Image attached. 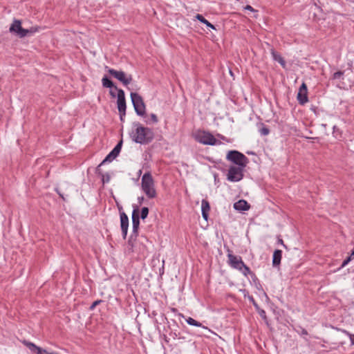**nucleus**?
Listing matches in <instances>:
<instances>
[{"label":"nucleus","instance_id":"obj_1","mask_svg":"<svg viewBox=\"0 0 354 354\" xmlns=\"http://www.w3.org/2000/svg\"><path fill=\"white\" fill-rule=\"evenodd\" d=\"M135 127L136 128L131 133V138L134 142L145 145L152 141L154 133L151 129L144 127L138 124H136Z\"/></svg>","mask_w":354,"mask_h":354},{"label":"nucleus","instance_id":"obj_2","mask_svg":"<svg viewBox=\"0 0 354 354\" xmlns=\"http://www.w3.org/2000/svg\"><path fill=\"white\" fill-rule=\"evenodd\" d=\"M132 232L128 240V244L133 247V241H136L138 236V230L140 225V216L138 206H133L132 212Z\"/></svg>","mask_w":354,"mask_h":354},{"label":"nucleus","instance_id":"obj_3","mask_svg":"<svg viewBox=\"0 0 354 354\" xmlns=\"http://www.w3.org/2000/svg\"><path fill=\"white\" fill-rule=\"evenodd\" d=\"M9 30L10 32L15 33L20 38H22L36 32L38 30V28L36 27H32L30 29H24L21 27V21L15 19L11 24Z\"/></svg>","mask_w":354,"mask_h":354},{"label":"nucleus","instance_id":"obj_4","mask_svg":"<svg viewBox=\"0 0 354 354\" xmlns=\"http://www.w3.org/2000/svg\"><path fill=\"white\" fill-rule=\"evenodd\" d=\"M142 187L144 192L149 198L156 196L153 180L150 174H145L142 178Z\"/></svg>","mask_w":354,"mask_h":354},{"label":"nucleus","instance_id":"obj_5","mask_svg":"<svg viewBox=\"0 0 354 354\" xmlns=\"http://www.w3.org/2000/svg\"><path fill=\"white\" fill-rule=\"evenodd\" d=\"M227 160L240 167H246L248 158L238 151H230L226 156Z\"/></svg>","mask_w":354,"mask_h":354},{"label":"nucleus","instance_id":"obj_6","mask_svg":"<svg viewBox=\"0 0 354 354\" xmlns=\"http://www.w3.org/2000/svg\"><path fill=\"white\" fill-rule=\"evenodd\" d=\"M131 98L136 113L140 116L145 115V104L142 97L136 93H131Z\"/></svg>","mask_w":354,"mask_h":354},{"label":"nucleus","instance_id":"obj_7","mask_svg":"<svg viewBox=\"0 0 354 354\" xmlns=\"http://www.w3.org/2000/svg\"><path fill=\"white\" fill-rule=\"evenodd\" d=\"M108 72L111 76L121 82L124 86H127L132 82V75L127 74L124 71L109 68Z\"/></svg>","mask_w":354,"mask_h":354},{"label":"nucleus","instance_id":"obj_8","mask_svg":"<svg viewBox=\"0 0 354 354\" xmlns=\"http://www.w3.org/2000/svg\"><path fill=\"white\" fill-rule=\"evenodd\" d=\"M245 167L232 166L230 167L227 174V179L230 181L237 182L243 178V169Z\"/></svg>","mask_w":354,"mask_h":354},{"label":"nucleus","instance_id":"obj_9","mask_svg":"<svg viewBox=\"0 0 354 354\" xmlns=\"http://www.w3.org/2000/svg\"><path fill=\"white\" fill-rule=\"evenodd\" d=\"M195 138L197 141L204 145H214L216 143V139L209 132L198 131Z\"/></svg>","mask_w":354,"mask_h":354},{"label":"nucleus","instance_id":"obj_10","mask_svg":"<svg viewBox=\"0 0 354 354\" xmlns=\"http://www.w3.org/2000/svg\"><path fill=\"white\" fill-rule=\"evenodd\" d=\"M227 263L230 267L236 270H241V266H243L245 263L242 258L240 256H236L232 254V252L230 250H227Z\"/></svg>","mask_w":354,"mask_h":354},{"label":"nucleus","instance_id":"obj_11","mask_svg":"<svg viewBox=\"0 0 354 354\" xmlns=\"http://www.w3.org/2000/svg\"><path fill=\"white\" fill-rule=\"evenodd\" d=\"M115 89L118 91V109L119 111H126V100L124 96V92L122 89H118L117 86H115Z\"/></svg>","mask_w":354,"mask_h":354},{"label":"nucleus","instance_id":"obj_12","mask_svg":"<svg viewBox=\"0 0 354 354\" xmlns=\"http://www.w3.org/2000/svg\"><path fill=\"white\" fill-rule=\"evenodd\" d=\"M120 217L122 238L124 239H126L129 227V218L124 212H121V215H120Z\"/></svg>","mask_w":354,"mask_h":354},{"label":"nucleus","instance_id":"obj_13","mask_svg":"<svg viewBox=\"0 0 354 354\" xmlns=\"http://www.w3.org/2000/svg\"><path fill=\"white\" fill-rule=\"evenodd\" d=\"M307 93H308V90H307L306 84L305 83H303L301 85L299 92H298V94H297V100L301 104H304L305 103H306L308 102V100Z\"/></svg>","mask_w":354,"mask_h":354},{"label":"nucleus","instance_id":"obj_14","mask_svg":"<svg viewBox=\"0 0 354 354\" xmlns=\"http://www.w3.org/2000/svg\"><path fill=\"white\" fill-rule=\"evenodd\" d=\"M234 208L240 212L247 211L250 208V205L248 203L247 201H237L234 204Z\"/></svg>","mask_w":354,"mask_h":354},{"label":"nucleus","instance_id":"obj_15","mask_svg":"<svg viewBox=\"0 0 354 354\" xmlns=\"http://www.w3.org/2000/svg\"><path fill=\"white\" fill-rule=\"evenodd\" d=\"M282 258V251L281 250H275L272 255V266L279 268Z\"/></svg>","mask_w":354,"mask_h":354},{"label":"nucleus","instance_id":"obj_16","mask_svg":"<svg viewBox=\"0 0 354 354\" xmlns=\"http://www.w3.org/2000/svg\"><path fill=\"white\" fill-rule=\"evenodd\" d=\"M201 211L203 218L207 221L209 218V212L210 211V205L208 201H202Z\"/></svg>","mask_w":354,"mask_h":354},{"label":"nucleus","instance_id":"obj_17","mask_svg":"<svg viewBox=\"0 0 354 354\" xmlns=\"http://www.w3.org/2000/svg\"><path fill=\"white\" fill-rule=\"evenodd\" d=\"M239 270L241 272V273L245 277H248V275H250L253 279L257 278L256 274L252 271H251L250 268L245 263L243 264V266H241V270Z\"/></svg>","mask_w":354,"mask_h":354},{"label":"nucleus","instance_id":"obj_18","mask_svg":"<svg viewBox=\"0 0 354 354\" xmlns=\"http://www.w3.org/2000/svg\"><path fill=\"white\" fill-rule=\"evenodd\" d=\"M24 344L25 346H26L29 350L32 352V353H37L38 354V352L40 351L39 350V346H37V345H35L34 343H32L30 342H28V341H24Z\"/></svg>","mask_w":354,"mask_h":354},{"label":"nucleus","instance_id":"obj_19","mask_svg":"<svg viewBox=\"0 0 354 354\" xmlns=\"http://www.w3.org/2000/svg\"><path fill=\"white\" fill-rule=\"evenodd\" d=\"M272 55L273 57V59L275 60V61H277L278 62L280 63V64L283 66V67H285L286 66V62L284 61V59H283V57H281V56L278 54L277 52H275L274 50H272Z\"/></svg>","mask_w":354,"mask_h":354},{"label":"nucleus","instance_id":"obj_20","mask_svg":"<svg viewBox=\"0 0 354 354\" xmlns=\"http://www.w3.org/2000/svg\"><path fill=\"white\" fill-rule=\"evenodd\" d=\"M122 141L121 140L117 144V145L114 147V149L110 152L111 156H113V158H115L118 156V154L121 150V148H122Z\"/></svg>","mask_w":354,"mask_h":354},{"label":"nucleus","instance_id":"obj_21","mask_svg":"<svg viewBox=\"0 0 354 354\" xmlns=\"http://www.w3.org/2000/svg\"><path fill=\"white\" fill-rule=\"evenodd\" d=\"M195 17L201 23L205 24L207 27L212 29H215L214 26L209 23L207 20H206L201 15L197 14Z\"/></svg>","mask_w":354,"mask_h":354},{"label":"nucleus","instance_id":"obj_22","mask_svg":"<svg viewBox=\"0 0 354 354\" xmlns=\"http://www.w3.org/2000/svg\"><path fill=\"white\" fill-rule=\"evenodd\" d=\"M186 322L187 323L189 324V325H191V326H197V327H203L204 329H207V327L205 326H202V324L196 320H195L194 319L192 318V317H188L187 319H186Z\"/></svg>","mask_w":354,"mask_h":354},{"label":"nucleus","instance_id":"obj_23","mask_svg":"<svg viewBox=\"0 0 354 354\" xmlns=\"http://www.w3.org/2000/svg\"><path fill=\"white\" fill-rule=\"evenodd\" d=\"M102 82L103 86L105 88H115V86L113 85V82L108 79L106 76L102 78Z\"/></svg>","mask_w":354,"mask_h":354},{"label":"nucleus","instance_id":"obj_24","mask_svg":"<svg viewBox=\"0 0 354 354\" xmlns=\"http://www.w3.org/2000/svg\"><path fill=\"white\" fill-rule=\"evenodd\" d=\"M149 214V208L147 207H144L141 209L140 212H139L140 218L145 219Z\"/></svg>","mask_w":354,"mask_h":354},{"label":"nucleus","instance_id":"obj_25","mask_svg":"<svg viewBox=\"0 0 354 354\" xmlns=\"http://www.w3.org/2000/svg\"><path fill=\"white\" fill-rule=\"evenodd\" d=\"M337 330L348 336L351 340V345H354V334L349 333L348 330L345 329L337 328Z\"/></svg>","mask_w":354,"mask_h":354},{"label":"nucleus","instance_id":"obj_26","mask_svg":"<svg viewBox=\"0 0 354 354\" xmlns=\"http://www.w3.org/2000/svg\"><path fill=\"white\" fill-rule=\"evenodd\" d=\"M115 158L113 156H111V153H109L107 156L105 158V159L101 162V164L99 165L100 167L103 164H104L106 162H111L113 160H114Z\"/></svg>","mask_w":354,"mask_h":354},{"label":"nucleus","instance_id":"obj_27","mask_svg":"<svg viewBox=\"0 0 354 354\" xmlns=\"http://www.w3.org/2000/svg\"><path fill=\"white\" fill-rule=\"evenodd\" d=\"M151 121H147V123H157L158 122V117L156 114L151 113L150 115Z\"/></svg>","mask_w":354,"mask_h":354},{"label":"nucleus","instance_id":"obj_28","mask_svg":"<svg viewBox=\"0 0 354 354\" xmlns=\"http://www.w3.org/2000/svg\"><path fill=\"white\" fill-rule=\"evenodd\" d=\"M259 315L261 316V317L264 319V320H267V316H266V311L263 309H261L260 308H259V310H257Z\"/></svg>","mask_w":354,"mask_h":354},{"label":"nucleus","instance_id":"obj_29","mask_svg":"<svg viewBox=\"0 0 354 354\" xmlns=\"http://www.w3.org/2000/svg\"><path fill=\"white\" fill-rule=\"evenodd\" d=\"M344 75L343 71H337L333 75V79L336 80L340 78Z\"/></svg>","mask_w":354,"mask_h":354},{"label":"nucleus","instance_id":"obj_30","mask_svg":"<svg viewBox=\"0 0 354 354\" xmlns=\"http://www.w3.org/2000/svg\"><path fill=\"white\" fill-rule=\"evenodd\" d=\"M248 298H249L250 301L252 303V304L254 305V306L255 307V308H256L257 310H259V305L257 304V303L256 302V301L254 300V299L253 298V297H252V296H249V297H248Z\"/></svg>","mask_w":354,"mask_h":354},{"label":"nucleus","instance_id":"obj_31","mask_svg":"<svg viewBox=\"0 0 354 354\" xmlns=\"http://www.w3.org/2000/svg\"><path fill=\"white\" fill-rule=\"evenodd\" d=\"M270 131L267 127H263L260 129V133L263 136H266L269 133Z\"/></svg>","mask_w":354,"mask_h":354},{"label":"nucleus","instance_id":"obj_32","mask_svg":"<svg viewBox=\"0 0 354 354\" xmlns=\"http://www.w3.org/2000/svg\"><path fill=\"white\" fill-rule=\"evenodd\" d=\"M351 260H352V259L350 257H348L342 262V266H341V268L345 267Z\"/></svg>","mask_w":354,"mask_h":354},{"label":"nucleus","instance_id":"obj_33","mask_svg":"<svg viewBox=\"0 0 354 354\" xmlns=\"http://www.w3.org/2000/svg\"><path fill=\"white\" fill-rule=\"evenodd\" d=\"M102 302V300H96L95 301L91 306H90V310H93L95 306H97L99 304Z\"/></svg>","mask_w":354,"mask_h":354},{"label":"nucleus","instance_id":"obj_34","mask_svg":"<svg viewBox=\"0 0 354 354\" xmlns=\"http://www.w3.org/2000/svg\"><path fill=\"white\" fill-rule=\"evenodd\" d=\"M115 202H116V205L118 207V209L120 212V215H121V212H124L122 206L118 202V201H115Z\"/></svg>","mask_w":354,"mask_h":354},{"label":"nucleus","instance_id":"obj_35","mask_svg":"<svg viewBox=\"0 0 354 354\" xmlns=\"http://www.w3.org/2000/svg\"><path fill=\"white\" fill-rule=\"evenodd\" d=\"M40 351L38 352V354H50V352H48L47 350L44 349L42 348H39Z\"/></svg>","mask_w":354,"mask_h":354},{"label":"nucleus","instance_id":"obj_36","mask_svg":"<svg viewBox=\"0 0 354 354\" xmlns=\"http://www.w3.org/2000/svg\"><path fill=\"white\" fill-rule=\"evenodd\" d=\"M120 113V120L121 121H123L124 120V118L126 115V111H119Z\"/></svg>","mask_w":354,"mask_h":354},{"label":"nucleus","instance_id":"obj_37","mask_svg":"<svg viewBox=\"0 0 354 354\" xmlns=\"http://www.w3.org/2000/svg\"><path fill=\"white\" fill-rule=\"evenodd\" d=\"M245 10H250V11H252V12H254V8H253L251 6H249V5H247V6L245 7Z\"/></svg>","mask_w":354,"mask_h":354},{"label":"nucleus","instance_id":"obj_38","mask_svg":"<svg viewBox=\"0 0 354 354\" xmlns=\"http://www.w3.org/2000/svg\"><path fill=\"white\" fill-rule=\"evenodd\" d=\"M278 243L282 245L286 249H287V246L284 244L283 241L281 239L278 240Z\"/></svg>","mask_w":354,"mask_h":354},{"label":"nucleus","instance_id":"obj_39","mask_svg":"<svg viewBox=\"0 0 354 354\" xmlns=\"http://www.w3.org/2000/svg\"><path fill=\"white\" fill-rule=\"evenodd\" d=\"M102 180H103V183H104L105 182H108L109 180V176L107 175L106 176V178H105L104 176H103L102 177Z\"/></svg>","mask_w":354,"mask_h":354},{"label":"nucleus","instance_id":"obj_40","mask_svg":"<svg viewBox=\"0 0 354 354\" xmlns=\"http://www.w3.org/2000/svg\"><path fill=\"white\" fill-rule=\"evenodd\" d=\"M301 335H308L307 330L306 329H302Z\"/></svg>","mask_w":354,"mask_h":354},{"label":"nucleus","instance_id":"obj_41","mask_svg":"<svg viewBox=\"0 0 354 354\" xmlns=\"http://www.w3.org/2000/svg\"><path fill=\"white\" fill-rule=\"evenodd\" d=\"M352 259H354V250L352 251L351 254L349 256Z\"/></svg>","mask_w":354,"mask_h":354},{"label":"nucleus","instance_id":"obj_42","mask_svg":"<svg viewBox=\"0 0 354 354\" xmlns=\"http://www.w3.org/2000/svg\"><path fill=\"white\" fill-rule=\"evenodd\" d=\"M110 94H111V95L113 97H115V93H114L113 91H110Z\"/></svg>","mask_w":354,"mask_h":354},{"label":"nucleus","instance_id":"obj_43","mask_svg":"<svg viewBox=\"0 0 354 354\" xmlns=\"http://www.w3.org/2000/svg\"><path fill=\"white\" fill-rule=\"evenodd\" d=\"M50 354H59V353H55V352H51V353H50Z\"/></svg>","mask_w":354,"mask_h":354},{"label":"nucleus","instance_id":"obj_44","mask_svg":"<svg viewBox=\"0 0 354 354\" xmlns=\"http://www.w3.org/2000/svg\"><path fill=\"white\" fill-rule=\"evenodd\" d=\"M176 310V308H172V311L175 312Z\"/></svg>","mask_w":354,"mask_h":354},{"label":"nucleus","instance_id":"obj_45","mask_svg":"<svg viewBox=\"0 0 354 354\" xmlns=\"http://www.w3.org/2000/svg\"><path fill=\"white\" fill-rule=\"evenodd\" d=\"M138 199H141V200H143V197H141V198H138Z\"/></svg>","mask_w":354,"mask_h":354},{"label":"nucleus","instance_id":"obj_46","mask_svg":"<svg viewBox=\"0 0 354 354\" xmlns=\"http://www.w3.org/2000/svg\"><path fill=\"white\" fill-rule=\"evenodd\" d=\"M61 198H64V196L62 194H59Z\"/></svg>","mask_w":354,"mask_h":354}]
</instances>
